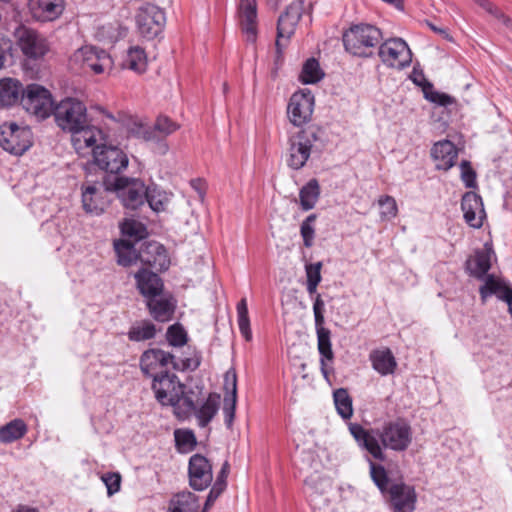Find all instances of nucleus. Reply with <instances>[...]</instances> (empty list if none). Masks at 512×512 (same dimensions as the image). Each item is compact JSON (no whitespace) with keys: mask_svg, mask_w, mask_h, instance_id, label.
<instances>
[{"mask_svg":"<svg viewBox=\"0 0 512 512\" xmlns=\"http://www.w3.org/2000/svg\"><path fill=\"white\" fill-rule=\"evenodd\" d=\"M323 77L324 72L320 68L319 62L315 58H310L303 64L299 79L304 84H314Z\"/></svg>","mask_w":512,"mask_h":512,"instance_id":"40","label":"nucleus"},{"mask_svg":"<svg viewBox=\"0 0 512 512\" xmlns=\"http://www.w3.org/2000/svg\"><path fill=\"white\" fill-rule=\"evenodd\" d=\"M507 305L509 312L512 314V301L510 303H507Z\"/></svg>","mask_w":512,"mask_h":512,"instance_id":"64","label":"nucleus"},{"mask_svg":"<svg viewBox=\"0 0 512 512\" xmlns=\"http://www.w3.org/2000/svg\"><path fill=\"white\" fill-rule=\"evenodd\" d=\"M77 59H81L83 68L90 69L95 74H101L111 69L113 61L110 55L103 49L94 46H85L78 50Z\"/></svg>","mask_w":512,"mask_h":512,"instance_id":"20","label":"nucleus"},{"mask_svg":"<svg viewBox=\"0 0 512 512\" xmlns=\"http://www.w3.org/2000/svg\"><path fill=\"white\" fill-rule=\"evenodd\" d=\"M304 11V2H292L286 10L280 14L277 21L276 52L277 58L282 56L283 49L287 46L289 40L294 35L296 26L302 17Z\"/></svg>","mask_w":512,"mask_h":512,"instance_id":"10","label":"nucleus"},{"mask_svg":"<svg viewBox=\"0 0 512 512\" xmlns=\"http://www.w3.org/2000/svg\"><path fill=\"white\" fill-rule=\"evenodd\" d=\"M125 65L137 73L145 72L147 68V57L145 51L140 47L130 48L125 60Z\"/></svg>","mask_w":512,"mask_h":512,"instance_id":"42","label":"nucleus"},{"mask_svg":"<svg viewBox=\"0 0 512 512\" xmlns=\"http://www.w3.org/2000/svg\"><path fill=\"white\" fill-rule=\"evenodd\" d=\"M297 134L299 137H302V140L309 144L311 148H313L315 143L321 140L323 131L317 126H310L306 129L300 130Z\"/></svg>","mask_w":512,"mask_h":512,"instance_id":"51","label":"nucleus"},{"mask_svg":"<svg viewBox=\"0 0 512 512\" xmlns=\"http://www.w3.org/2000/svg\"><path fill=\"white\" fill-rule=\"evenodd\" d=\"M104 182L101 185L91 184L82 188V207L86 213L100 215L108 207L110 200Z\"/></svg>","mask_w":512,"mask_h":512,"instance_id":"18","label":"nucleus"},{"mask_svg":"<svg viewBox=\"0 0 512 512\" xmlns=\"http://www.w3.org/2000/svg\"><path fill=\"white\" fill-rule=\"evenodd\" d=\"M378 56L390 68L404 69L412 62V52L402 38H390L380 42Z\"/></svg>","mask_w":512,"mask_h":512,"instance_id":"13","label":"nucleus"},{"mask_svg":"<svg viewBox=\"0 0 512 512\" xmlns=\"http://www.w3.org/2000/svg\"><path fill=\"white\" fill-rule=\"evenodd\" d=\"M176 447L181 453H188L197 445L196 437L191 430L177 429L174 432Z\"/></svg>","mask_w":512,"mask_h":512,"instance_id":"45","label":"nucleus"},{"mask_svg":"<svg viewBox=\"0 0 512 512\" xmlns=\"http://www.w3.org/2000/svg\"><path fill=\"white\" fill-rule=\"evenodd\" d=\"M333 400L337 413L344 420L353 416V400L346 388H338L333 392Z\"/></svg>","mask_w":512,"mask_h":512,"instance_id":"38","label":"nucleus"},{"mask_svg":"<svg viewBox=\"0 0 512 512\" xmlns=\"http://www.w3.org/2000/svg\"><path fill=\"white\" fill-rule=\"evenodd\" d=\"M461 208L466 223L473 228L482 226L483 202L480 195L475 192H466L461 200Z\"/></svg>","mask_w":512,"mask_h":512,"instance_id":"24","label":"nucleus"},{"mask_svg":"<svg viewBox=\"0 0 512 512\" xmlns=\"http://www.w3.org/2000/svg\"><path fill=\"white\" fill-rule=\"evenodd\" d=\"M431 156L436 161L438 170L447 171L454 166L458 151L451 141L443 140L434 144L431 149Z\"/></svg>","mask_w":512,"mask_h":512,"instance_id":"28","label":"nucleus"},{"mask_svg":"<svg viewBox=\"0 0 512 512\" xmlns=\"http://www.w3.org/2000/svg\"><path fill=\"white\" fill-rule=\"evenodd\" d=\"M52 115L59 128L72 134L73 145L76 150L93 146L103 140V132L89 125L87 108L76 98L62 99L54 107Z\"/></svg>","mask_w":512,"mask_h":512,"instance_id":"2","label":"nucleus"},{"mask_svg":"<svg viewBox=\"0 0 512 512\" xmlns=\"http://www.w3.org/2000/svg\"><path fill=\"white\" fill-rule=\"evenodd\" d=\"M104 185L107 190L116 193L127 209L136 210L145 203L147 187L138 178L106 175Z\"/></svg>","mask_w":512,"mask_h":512,"instance_id":"6","label":"nucleus"},{"mask_svg":"<svg viewBox=\"0 0 512 512\" xmlns=\"http://www.w3.org/2000/svg\"><path fill=\"white\" fill-rule=\"evenodd\" d=\"M220 395L210 393L206 401L195 411L200 427H206L217 414L219 409Z\"/></svg>","mask_w":512,"mask_h":512,"instance_id":"34","label":"nucleus"},{"mask_svg":"<svg viewBox=\"0 0 512 512\" xmlns=\"http://www.w3.org/2000/svg\"><path fill=\"white\" fill-rule=\"evenodd\" d=\"M199 183H200V180H192L191 181L192 187H194L197 190H198V185L197 184H199Z\"/></svg>","mask_w":512,"mask_h":512,"instance_id":"63","label":"nucleus"},{"mask_svg":"<svg viewBox=\"0 0 512 512\" xmlns=\"http://www.w3.org/2000/svg\"><path fill=\"white\" fill-rule=\"evenodd\" d=\"M7 48H8V43L5 42L3 39H0V69L4 65Z\"/></svg>","mask_w":512,"mask_h":512,"instance_id":"58","label":"nucleus"},{"mask_svg":"<svg viewBox=\"0 0 512 512\" xmlns=\"http://www.w3.org/2000/svg\"><path fill=\"white\" fill-rule=\"evenodd\" d=\"M13 512H39L36 508L20 505Z\"/></svg>","mask_w":512,"mask_h":512,"instance_id":"61","label":"nucleus"},{"mask_svg":"<svg viewBox=\"0 0 512 512\" xmlns=\"http://www.w3.org/2000/svg\"><path fill=\"white\" fill-rule=\"evenodd\" d=\"M224 389L226 395L224 397L223 413L227 427L231 428L235 417L237 401V376L234 370H228L225 373Z\"/></svg>","mask_w":512,"mask_h":512,"instance_id":"27","label":"nucleus"},{"mask_svg":"<svg viewBox=\"0 0 512 512\" xmlns=\"http://www.w3.org/2000/svg\"><path fill=\"white\" fill-rule=\"evenodd\" d=\"M145 201L153 211L160 212L165 210L169 202V196L165 191L160 190L156 186H148Z\"/></svg>","mask_w":512,"mask_h":512,"instance_id":"41","label":"nucleus"},{"mask_svg":"<svg viewBox=\"0 0 512 512\" xmlns=\"http://www.w3.org/2000/svg\"><path fill=\"white\" fill-rule=\"evenodd\" d=\"M189 485L196 491L208 488L213 480L212 465L201 454H194L189 459L188 465Z\"/></svg>","mask_w":512,"mask_h":512,"instance_id":"17","label":"nucleus"},{"mask_svg":"<svg viewBox=\"0 0 512 512\" xmlns=\"http://www.w3.org/2000/svg\"><path fill=\"white\" fill-rule=\"evenodd\" d=\"M239 19L242 32L248 42L254 43L257 38V3L256 0H240Z\"/></svg>","mask_w":512,"mask_h":512,"instance_id":"22","label":"nucleus"},{"mask_svg":"<svg viewBox=\"0 0 512 512\" xmlns=\"http://www.w3.org/2000/svg\"><path fill=\"white\" fill-rule=\"evenodd\" d=\"M92 147L94 163L107 175L120 176V172L127 168L128 157L120 148L97 143Z\"/></svg>","mask_w":512,"mask_h":512,"instance_id":"11","label":"nucleus"},{"mask_svg":"<svg viewBox=\"0 0 512 512\" xmlns=\"http://www.w3.org/2000/svg\"><path fill=\"white\" fill-rule=\"evenodd\" d=\"M383 39L382 32L374 25L360 23L350 26L342 36L345 50L358 57H371Z\"/></svg>","mask_w":512,"mask_h":512,"instance_id":"5","label":"nucleus"},{"mask_svg":"<svg viewBox=\"0 0 512 512\" xmlns=\"http://www.w3.org/2000/svg\"><path fill=\"white\" fill-rule=\"evenodd\" d=\"M0 145L11 154L22 155L32 145V132L16 123H4L0 126Z\"/></svg>","mask_w":512,"mask_h":512,"instance_id":"12","label":"nucleus"},{"mask_svg":"<svg viewBox=\"0 0 512 512\" xmlns=\"http://www.w3.org/2000/svg\"><path fill=\"white\" fill-rule=\"evenodd\" d=\"M16 43L22 53L30 59H40L49 51L47 39L36 30L24 25L15 29Z\"/></svg>","mask_w":512,"mask_h":512,"instance_id":"14","label":"nucleus"},{"mask_svg":"<svg viewBox=\"0 0 512 512\" xmlns=\"http://www.w3.org/2000/svg\"><path fill=\"white\" fill-rule=\"evenodd\" d=\"M320 196V186L316 179H311L299 192L302 210L308 211L315 207Z\"/></svg>","mask_w":512,"mask_h":512,"instance_id":"37","label":"nucleus"},{"mask_svg":"<svg viewBox=\"0 0 512 512\" xmlns=\"http://www.w3.org/2000/svg\"><path fill=\"white\" fill-rule=\"evenodd\" d=\"M28 431L24 420L16 418L0 427V442L10 444L25 436Z\"/></svg>","mask_w":512,"mask_h":512,"instance_id":"33","label":"nucleus"},{"mask_svg":"<svg viewBox=\"0 0 512 512\" xmlns=\"http://www.w3.org/2000/svg\"><path fill=\"white\" fill-rule=\"evenodd\" d=\"M25 91L20 81L12 78L0 80V107H11L21 103Z\"/></svg>","mask_w":512,"mask_h":512,"instance_id":"31","label":"nucleus"},{"mask_svg":"<svg viewBox=\"0 0 512 512\" xmlns=\"http://www.w3.org/2000/svg\"><path fill=\"white\" fill-rule=\"evenodd\" d=\"M370 477L394 512H413L417 493L414 486L403 481L391 482L385 467L368 459Z\"/></svg>","mask_w":512,"mask_h":512,"instance_id":"3","label":"nucleus"},{"mask_svg":"<svg viewBox=\"0 0 512 512\" xmlns=\"http://www.w3.org/2000/svg\"><path fill=\"white\" fill-rule=\"evenodd\" d=\"M102 480L106 485L107 493L109 496L115 494L120 490L121 476L118 473H106L102 476Z\"/></svg>","mask_w":512,"mask_h":512,"instance_id":"53","label":"nucleus"},{"mask_svg":"<svg viewBox=\"0 0 512 512\" xmlns=\"http://www.w3.org/2000/svg\"><path fill=\"white\" fill-rule=\"evenodd\" d=\"M423 93L425 99L439 106H449L455 103V99L445 93L434 90L433 84L424 79Z\"/></svg>","mask_w":512,"mask_h":512,"instance_id":"43","label":"nucleus"},{"mask_svg":"<svg viewBox=\"0 0 512 512\" xmlns=\"http://www.w3.org/2000/svg\"><path fill=\"white\" fill-rule=\"evenodd\" d=\"M479 294L482 303H485L487 298L492 295H495L499 300L506 303L512 301V287L494 275L486 276L484 284L479 287Z\"/></svg>","mask_w":512,"mask_h":512,"instance_id":"25","label":"nucleus"},{"mask_svg":"<svg viewBox=\"0 0 512 512\" xmlns=\"http://www.w3.org/2000/svg\"><path fill=\"white\" fill-rule=\"evenodd\" d=\"M156 332V326L152 322L143 320L133 324L127 336L130 341L141 342L153 339L156 336Z\"/></svg>","mask_w":512,"mask_h":512,"instance_id":"39","label":"nucleus"},{"mask_svg":"<svg viewBox=\"0 0 512 512\" xmlns=\"http://www.w3.org/2000/svg\"><path fill=\"white\" fill-rule=\"evenodd\" d=\"M313 312H314L315 326L324 325V323H325V319H324L325 303L320 294H317V296L314 299Z\"/></svg>","mask_w":512,"mask_h":512,"instance_id":"54","label":"nucleus"},{"mask_svg":"<svg viewBox=\"0 0 512 512\" xmlns=\"http://www.w3.org/2000/svg\"><path fill=\"white\" fill-rule=\"evenodd\" d=\"M314 109V95L310 90L304 89L292 94L287 115L289 121L297 127H301L311 120Z\"/></svg>","mask_w":512,"mask_h":512,"instance_id":"16","label":"nucleus"},{"mask_svg":"<svg viewBox=\"0 0 512 512\" xmlns=\"http://www.w3.org/2000/svg\"><path fill=\"white\" fill-rule=\"evenodd\" d=\"M237 322L241 335L246 341H251L252 331L250 328V319L248 315L247 301L245 298L241 299L237 304Z\"/></svg>","mask_w":512,"mask_h":512,"instance_id":"44","label":"nucleus"},{"mask_svg":"<svg viewBox=\"0 0 512 512\" xmlns=\"http://www.w3.org/2000/svg\"><path fill=\"white\" fill-rule=\"evenodd\" d=\"M427 25L435 33L442 35L444 38H447V39L449 38V34L445 28L437 27L431 22H427Z\"/></svg>","mask_w":512,"mask_h":512,"instance_id":"60","label":"nucleus"},{"mask_svg":"<svg viewBox=\"0 0 512 512\" xmlns=\"http://www.w3.org/2000/svg\"><path fill=\"white\" fill-rule=\"evenodd\" d=\"M317 333V341H318V351L321 355L320 365L321 372L323 376L328 379L329 378V370L327 367V362H332L334 359V353L332 351L331 344V332L329 329L325 328L324 325L315 326Z\"/></svg>","mask_w":512,"mask_h":512,"instance_id":"30","label":"nucleus"},{"mask_svg":"<svg viewBox=\"0 0 512 512\" xmlns=\"http://www.w3.org/2000/svg\"><path fill=\"white\" fill-rule=\"evenodd\" d=\"M311 150L310 145L302 140L297 133L290 136L287 165L294 170L303 168L310 157Z\"/></svg>","mask_w":512,"mask_h":512,"instance_id":"26","label":"nucleus"},{"mask_svg":"<svg viewBox=\"0 0 512 512\" xmlns=\"http://www.w3.org/2000/svg\"><path fill=\"white\" fill-rule=\"evenodd\" d=\"M29 10L37 21H54L63 13L64 0H29Z\"/></svg>","mask_w":512,"mask_h":512,"instance_id":"23","label":"nucleus"},{"mask_svg":"<svg viewBox=\"0 0 512 512\" xmlns=\"http://www.w3.org/2000/svg\"><path fill=\"white\" fill-rule=\"evenodd\" d=\"M138 257L143 265L158 271H165L170 266V259L166 248L156 241L143 243L138 251Z\"/></svg>","mask_w":512,"mask_h":512,"instance_id":"19","label":"nucleus"},{"mask_svg":"<svg viewBox=\"0 0 512 512\" xmlns=\"http://www.w3.org/2000/svg\"><path fill=\"white\" fill-rule=\"evenodd\" d=\"M121 231L123 235L131 237L136 241L145 238L147 235L145 225L134 219H126L121 224Z\"/></svg>","mask_w":512,"mask_h":512,"instance_id":"47","label":"nucleus"},{"mask_svg":"<svg viewBox=\"0 0 512 512\" xmlns=\"http://www.w3.org/2000/svg\"><path fill=\"white\" fill-rule=\"evenodd\" d=\"M179 129V125L167 116H159L152 126L136 124L131 133L146 142H153L157 145V152L164 155L168 152L169 146L165 141L166 137Z\"/></svg>","mask_w":512,"mask_h":512,"instance_id":"7","label":"nucleus"},{"mask_svg":"<svg viewBox=\"0 0 512 512\" xmlns=\"http://www.w3.org/2000/svg\"><path fill=\"white\" fill-rule=\"evenodd\" d=\"M114 250L117 255V263L123 267H129L139 260V249H136L135 245L130 241H116L114 243Z\"/></svg>","mask_w":512,"mask_h":512,"instance_id":"35","label":"nucleus"},{"mask_svg":"<svg viewBox=\"0 0 512 512\" xmlns=\"http://www.w3.org/2000/svg\"><path fill=\"white\" fill-rule=\"evenodd\" d=\"M268 4L274 8H277L280 0H267Z\"/></svg>","mask_w":512,"mask_h":512,"instance_id":"62","label":"nucleus"},{"mask_svg":"<svg viewBox=\"0 0 512 512\" xmlns=\"http://www.w3.org/2000/svg\"><path fill=\"white\" fill-rule=\"evenodd\" d=\"M225 487L221 483H214L204 504V512H206L216 501V499L223 493Z\"/></svg>","mask_w":512,"mask_h":512,"instance_id":"55","label":"nucleus"},{"mask_svg":"<svg viewBox=\"0 0 512 512\" xmlns=\"http://www.w3.org/2000/svg\"><path fill=\"white\" fill-rule=\"evenodd\" d=\"M179 371L196 370L200 365V359L176 358L173 354L159 348L145 350L140 356L139 365L141 372L150 378L158 376L162 371H168L167 366Z\"/></svg>","mask_w":512,"mask_h":512,"instance_id":"4","label":"nucleus"},{"mask_svg":"<svg viewBox=\"0 0 512 512\" xmlns=\"http://www.w3.org/2000/svg\"><path fill=\"white\" fill-rule=\"evenodd\" d=\"M184 388L178 376L169 371H162L161 374L152 378L151 389L156 400L163 406L178 405L184 394Z\"/></svg>","mask_w":512,"mask_h":512,"instance_id":"9","label":"nucleus"},{"mask_svg":"<svg viewBox=\"0 0 512 512\" xmlns=\"http://www.w3.org/2000/svg\"><path fill=\"white\" fill-rule=\"evenodd\" d=\"M165 21L164 11L149 3L141 6L136 15L138 31L147 40L156 38L162 32Z\"/></svg>","mask_w":512,"mask_h":512,"instance_id":"15","label":"nucleus"},{"mask_svg":"<svg viewBox=\"0 0 512 512\" xmlns=\"http://www.w3.org/2000/svg\"><path fill=\"white\" fill-rule=\"evenodd\" d=\"M321 268H322V262H316L312 264H307L305 266V272L307 277V292L310 295H313L317 291V286L321 282Z\"/></svg>","mask_w":512,"mask_h":512,"instance_id":"46","label":"nucleus"},{"mask_svg":"<svg viewBox=\"0 0 512 512\" xmlns=\"http://www.w3.org/2000/svg\"><path fill=\"white\" fill-rule=\"evenodd\" d=\"M317 215L310 214L301 224L300 226V234L303 238L304 246L307 248L312 247L313 240L315 237V228L313 226L316 221Z\"/></svg>","mask_w":512,"mask_h":512,"instance_id":"49","label":"nucleus"},{"mask_svg":"<svg viewBox=\"0 0 512 512\" xmlns=\"http://www.w3.org/2000/svg\"><path fill=\"white\" fill-rule=\"evenodd\" d=\"M380 216L382 220H391L397 216L398 207L392 196L384 195L378 199Z\"/></svg>","mask_w":512,"mask_h":512,"instance_id":"48","label":"nucleus"},{"mask_svg":"<svg viewBox=\"0 0 512 512\" xmlns=\"http://www.w3.org/2000/svg\"><path fill=\"white\" fill-rule=\"evenodd\" d=\"M182 399V402H183V406L186 408V411L187 412H191V411H196L197 408H196V405L193 401V399L191 397H188V396H182L181 397Z\"/></svg>","mask_w":512,"mask_h":512,"instance_id":"57","label":"nucleus"},{"mask_svg":"<svg viewBox=\"0 0 512 512\" xmlns=\"http://www.w3.org/2000/svg\"><path fill=\"white\" fill-rule=\"evenodd\" d=\"M147 307L152 317L159 322L169 321L174 313V305L168 299L147 298Z\"/></svg>","mask_w":512,"mask_h":512,"instance_id":"36","label":"nucleus"},{"mask_svg":"<svg viewBox=\"0 0 512 512\" xmlns=\"http://www.w3.org/2000/svg\"><path fill=\"white\" fill-rule=\"evenodd\" d=\"M411 79L416 85L423 88L425 77L422 72L414 71Z\"/></svg>","mask_w":512,"mask_h":512,"instance_id":"59","label":"nucleus"},{"mask_svg":"<svg viewBox=\"0 0 512 512\" xmlns=\"http://www.w3.org/2000/svg\"><path fill=\"white\" fill-rule=\"evenodd\" d=\"M465 268L470 276L485 281L491 268V252L487 249L476 251L473 257L467 259Z\"/></svg>","mask_w":512,"mask_h":512,"instance_id":"29","label":"nucleus"},{"mask_svg":"<svg viewBox=\"0 0 512 512\" xmlns=\"http://www.w3.org/2000/svg\"><path fill=\"white\" fill-rule=\"evenodd\" d=\"M134 278L139 293L146 299L156 298L162 294L164 283L157 273L141 268L134 274Z\"/></svg>","mask_w":512,"mask_h":512,"instance_id":"21","label":"nucleus"},{"mask_svg":"<svg viewBox=\"0 0 512 512\" xmlns=\"http://www.w3.org/2000/svg\"><path fill=\"white\" fill-rule=\"evenodd\" d=\"M348 428L359 448L381 462L387 458L385 448L403 452L412 442L411 426L403 419L387 422L381 430L366 429L361 424L352 422L348 424Z\"/></svg>","mask_w":512,"mask_h":512,"instance_id":"1","label":"nucleus"},{"mask_svg":"<svg viewBox=\"0 0 512 512\" xmlns=\"http://www.w3.org/2000/svg\"><path fill=\"white\" fill-rule=\"evenodd\" d=\"M22 107L38 120L52 115L55 103L51 92L42 85L32 83L26 86L21 97Z\"/></svg>","mask_w":512,"mask_h":512,"instance_id":"8","label":"nucleus"},{"mask_svg":"<svg viewBox=\"0 0 512 512\" xmlns=\"http://www.w3.org/2000/svg\"><path fill=\"white\" fill-rule=\"evenodd\" d=\"M461 168V179L468 188H475L476 183V172L472 168L471 164L467 160H463L460 164Z\"/></svg>","mask_w":512,"mask_h":512,"instance_id":"52","label":"nucleus"},{"mask_svg":"<svg viewBox=\"0 0 512 512\" xmlns=\"http://www.w3.org/2000/svg\"><path fill=\"white\" fill-rule=\"evenodd\" d=\"M167 340L170 345L180 347L187 342V333L180 324H173L167 329Z\"/></svg>","mask_w":512,"mask_h":512,"instance_id":"50","label":"nucleus"},{"mask_svg":"<svg viewBox=\"0 0 512 512\" xmlns=\"http://www.w3.org/2000/svg\"><path fill=\"white\" fill-rule=\"evenodd\" d=\"M228 473H229V464L228 462L226 461L223 465H222V468L221 470L219 471L218 475H217V478H216V481L214 483H221L222 484V487H225L227 486V477H228Z\"/></svg>","mask_w":512,"mask_h":512,"instance_id":"56","label":"nucleus"},{"mask_svg":"<svg viewBox=\"0 0 512 512\" xmlns=\"http://www.w3.org/2000/svg\"><path fill=\"white\" fill-rule=\"evenodd\" d=\"M370 360L373 368L381 375L394 373L397 365L392 352L388 348L383 350H373L370 353Z\"/></svg>","mask_w":512,"mask_h":512,"instance_id":"32","label":"nucleus"}]
</instances>
